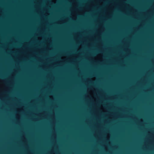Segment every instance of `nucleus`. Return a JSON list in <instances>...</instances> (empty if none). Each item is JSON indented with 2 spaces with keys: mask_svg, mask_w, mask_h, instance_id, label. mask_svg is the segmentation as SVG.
<instances>
[{
  "mask_svg": "<svg viewBox=\"0 0 154 154\" xmlns=\"http://www.w3.org/2000/svg\"><path fill=\"white\" fill-rule=\"evenodd\" d=\"M81 8L80 7H79V8H76V9L77 10H81Z\"/></svg>",
  "mask_w": 154,
  "mask_h": 154,
  "instance_id": "1",
  "label": "nucleus"
}]
</instances>
